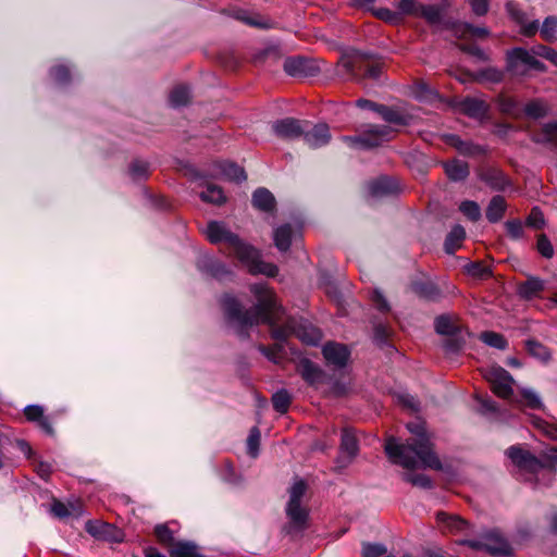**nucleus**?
<instances>
[{
	"label": "nucleus",
	"mask_w": 557,
	"mask_h": 557,
	"mask_svg": "<svg viewBox=\"0 0 557 557\" xmlns=\"http://www.w3.org/2000/svg\"><path fill=\"white\" fill-rule=\"evenodd\" d=\"M250 290L257 299V304L249 310H244L240 302L233 296L225 295L221 299L224 317L239 335H246L249 327L259 323L271 326L272 337L284 341L295 335L308 345H317L321 341V332L307 322H298L288 318L282 325L284 310L276 301V296L267 283L252 284Z\"/></svg>",
	"instance_id": "obj_1"
},
{
	"label": "nucleus",
	"mask_w": 557,
	"mask_h": 557,
	"mask_svg": "<svg viewBox=\"0 0 557 557\" xmlns=\"http://www.w3.org/2000/svg\"><path fill=\"white\" fill-rule=\"evenodd\" d=\"M411 438L406 443L395 437H389L385 443V451L388 459L407 471L403 473V480L413 486L431 488V479L423 473H413L417 468L442 469V463L434 453L433 444L426 432L425 423L416 420L407 424Z\"/></svg>",
	"instance_id": "obj_2"
},
{
	"label": "nucleus",
	"mask_w": 557,
	"mask_h": 557,
	"mask_svg": "<svg viewBox=\"0 0 557 557\" xmlns=\"http://www.w3.org/2000/svg\"><path fill=\"white\" fill-rule=\"evenodd\" d=\"M206 235L212 244H225L231 252L247 267L249 273L253 275L263 274L269 277H274L278 273L275 264L261 260L260 253L256 248L244 243L238 235L232 233L223 223L210 222L207 226Z\"/></svg>",
	"instance_id": "obj_3"
},
{
	"label": "nucleus",
	"mask_w": 557,
	"mask_h": 557,
	"mask_svg": "<svg viewBox=\"0 0 557 557\" xmlns=\"http://www.w3.org/2000/svg\"><path fill=\"white\" fill-rule=\"evenodd\" d=\"M341 65L351 75V78L360 82L364 78L376 79L382 72V63L360 51L346 52L341 59Z\"/></svg>",
	"instance_id": "obj_4"
},
{
	"label": "nucleus",
	"mask_w": 557,
	"mask_h": 557,
	"mask_svg": "<svg viewBox=\"0 0 557 557\" xmlns=\"http://www.w3.org/2000/svg\"><path fill=\"white\" fill-rule=\"evenodd\" d=\"M394 129L386 125H367L358 136H346L343 139L354 148L371 149L381 146L393 137Z\"/></svg>",
	"instance_id": "obj_5"
},
{
	"label": "nucleus",
	"mask_w": 557,
	"mask_h": 557,
	"mask_svg": "<svg viewBox=\"0 0 557 557\" xmlns=\"http://www.w3.org/2000/svg\"><path fill=\"white\" fill-rule=\"evenodd\" d=\"M307 490V485L302 480L296 481L289 490V500L286 507V513L290 521L292 528L304 530L307 525L308 510L301 506V498Z\"/></svg>",
	"instance_id": "obj_6"
},
{
	"label": "nucleus",
	"mask_w": 557,
	"mask_h": 557,
	"mask_svg": "<svg viewBox=\"0 0 557 557\" xmlns=\"http://www.w3.org/2000/svg\"><path fill=\"white\" fill-rule=\"evenodd\" d=\"M474 549L485 550L492 556H509L511 547L507 540L496 530L487 531L479 540L468 541Z\"/></svg>",
	"instance_id": "obj_7"
},
{
	"label": "nucleus",
	"mask_w": 557,
	"mask_h": 557,
	"mask_svg": "<svg viewBox=\"0 0 557 557\" xmlns=\"http://www.w3.org/2000/svg\"><path fill=\"white\" fill-rule=\"evenodd\" d=\"M484 377L498 397L508 399L511 396L513 379L504 368L492 366L485 370Z\"/></svg>",
	"instance_id": "obj_8"
},
{
	"label": "nucleus",
	"mask_w": 557,
	"mask_h": 557,
	"mask_svg": "<svg viewBox=\"0 0 557 557\" xmlns=\"http://www.w3.org/2000/svg\"><path fill=\"white\" fill-rule=\"evenodd\" d=\"M508 458L512 463L523 472L537 473L543 468V463L529 450L521 448L520 446H511L506 451Z\"/></svg>",
	"instance_id": "obj_9"
},
{
	"label": "nucleus",
	"mask_w": 557,
	"mask_h": 557,
	"mask_svg": "<svg viewBox=\"0 0 557 557\" xmlns=\"http://www.w3.org/2000/svg\"><path fill=\"white\" fill-rule=\"evenodd\" d=\"M308 122H302L294 117H285L273 122L272 129L274 134L283 139H295L302 136Z\"/></svg>",
	"instance_id": "obj_10"
},
{
	"label": "nucleus",
	"mask_w": 557,
	"mask_h": 557,
	"mask_svg": "<svg viewBox=\"0 0 557 557\" xmlns=\"http://www.w3.org/2000/svg\"><path fill=\"white\" fill-rule=\"evenodd\" d=\"M323 356L326 362L335 368H344L350 356L346 345L329 342L323 346Z\"/></svg>",
	"instance_id": "obj_11"
},
{
	"label": "nucleus",
	"mask_w": 557,
	"mask_h": 557,
	"mask_svg": "<svg viewBox=\"0 0 557 557\" xmlns=\"http://www.w3.org/2000/svg\"><path fill=\"white\" fill-rule=\"evenodd\" d=\"M359 451L358 442L355 434L349 430H344L341 441V455L337 462L341 467L348 466Z\"/></svg>",
	"instance_id": "obj_12"
},
{
	"label": "nucleus",
	"mask_w": 557,
	"mask_h": 557,
	"mask_svg": "<svg viewBox=\"0 0 557 557\" xmlns=\"http://www.w3.org/2000/svg\"><path fill=\"white\" fill-rule=\"evenodd\" d=\"M535 57L523 48H515L508 52V67L513 74H524L532 65Z\"/></svg>",
	"instance_id": "obj_13"
},
{
	"label": "nucleus",
	"mask_w": 557,
	"mask_h": 557,
	"mask_svg": "<svg viewBox=\"0 0 557 557\" xmlns=\"http://www.w3.org/2000/svg\"><path fill=\"white\" fill-rule=\"evenodd\" d=\"M24 414L30 422L37 423V425L48 435H53L54 430L50 419L45 416V410L41 406L29 405L25 407Z\"/></svg>",
	"instance_id": "obj_14"
},
{
	"label": "nucleus",
	"mask_w": 557,
	"mask_h": 557,
	"mask_svg": "<svg viewBox=\"0 0 557 557\" xmlns=\"http://www.w3.org/2000/svg\"><path fill=\"white\" fill-rule=\"evenodd\" d=\"M302 136L307 145L311 148L322 147L331 139L329 126L326 124H318L309 131L305 129Z\"/></svg>",
	"instance_id": "obj_15"
},
{
	"label": "nucleus",
	"mask_w": 557,
	"mask_h": 557,
	"mask_svg": "<svg viewBox=\"0 0 557 557\" xmlns=\"http://www.w3.org/2000/svg\"><path fill=\"white\" fill-rule=\"evenodd\" d=\"M284 71L292 76H309L314 73V66L305 58L294 57L284 61Z\"/></svg>",
	"instance_id": "obj_16"
},
{
	"label": "nucleus",
	"mask_w": 557,
	"mask_h": 557,
	"mask_svg": "<svg viewBox=\"0 0 557 557\" xmlns=\"http://www.w3.org/2000/svg\"><path fill=\"white\" fill-rule=\"evenodd\" d=\"M419 14L431 25H437L443 29L451 30V25L455 23L453 21L443 20V10L438 5H421L419 7Z\"/></svg>",
	"instance_id": "obj_17"
},
{
	"label": "nucleus",
	"mask_w": 557,
	"mask_h": 557,
	"mask_svg": "<svg viewBox=\"0 0 557 557\" xmlns=\"http://www.w3.org/2000/svg\"><path fill=\"white\" fill-rule=\"evenodd\" d=\"M480 178L490 187L496 190H504L509 185V181L506 175L500 170L495 168L482 170L480 173Z\"/></svg>",
	"instance_id": "obj_18"
},
{
	"label": "nucleus",
	"mask_w": 557,
	"mask_h": 557,
	"mask_svg": "<svg viewBox=\"0 0 557 557\" xmlns=\"http://www.w3.org/2000/svg\"><path fill=\"white\" fill-rule=\"evenodd\" d=\"M459 109L471 117L482 119L488 110V104L482 99L466 98L459 103Z\"/></svg>",
	"instance_id": "obj_19"
},
{
	"label": "nucleus",
	"mask_w": 557,
	"mask_h": 557,
	"mask_svg": "<svg viewBox=\"0 0 557 557\" xmlns=\"http://www.w3.org/2000/svg\"><path fill=\"white\" fill-rule=\"evenodd\" d=\"M545 288V283L539 277L530 276L527 281L519 283L518 294L523 299L539 297Z\"/></svg>",
	"instance_id": "obj_20"
},
{
	"label": "nucleus",
	"mask_w": 557,
	"mask_h": 557,
	"mask_svg": "<svg viewBox=\"0 0 557 557\" xmlns=\"http://www.w3.org/2000/svg\"><path fill=\"white\" fill-rule=\"evenodd\" d=\"M298 370L302 379L310 385H317L323 381V371L308 359L300 361Z\"/></svg>",
	"instance_id": "obj_21"
},
{
	"label": "nucleus",
	"mask_w": 557,
	"mask_h": 557,
	"mask_svg": "<svg viewBox=\"0 0 557 557\" xmlns=\"http://www.w3.org/2000/svg\"><path fill=\"white\" fill-rule=\"evenodd\" d=\"M377 113L387 123L401 126L408 125L411 119L410 115L401 112L400 110L384 104L377 108Z\"/></svg>",
	"instance_id": "obj_22"
},
{
	"label": "nucleus",
	"mask_w": 557,
	"mask_h": 557,
	"mask_svg": "<svg viewBox=\"0 0 557 557\" xmlns=\"http://www.w3.org/2000/svg\"><path fill=\"white\" fill-rule=\"evenodd\" d=\"M451 32L457 38H466L467 36L484 38L490 32L485 27H475L468 23L456 22L451 25Z\"/></svg>",
	"instance_id": "obj_23"
},
{
	"label": "nucleus",
	"mask_w": 557,
	"mask_h": 557,
	"mask_svg": "<svg viewBox=\"0 0 557 557\" xmlns=\"http://www.w3.org/2000/svg\"><path fill=\"white\" fill-rule=\"evenodd\" d=\"M445 173L451 181H463L468 177L470 171L467 162L454 159L444 163Z\"/></svg>",
	"instance_id": "obj_24"
},
{
	"label": "nucleus",
	"mask_w": 557,
	"mask_h": 557,
	"mask_svg": "<svg viewBox=\"0 0 557 557\" xmlns=\"http://www.w3.org/2000/svg\"><path fill=\"white\" fill-rule=\"evenodd\" d=\"M252 205L261 211L270 212L275 207V198L268 189L258 188L252 194Z\"/></svg>",
	"instance_id": "obj_25"
},
{
	"label": "nucleus",
	"mask_w": 557,
	"mask_h": 557,
	"mask_svg": "<svg viewBox=\"0 0 557 557\" xmlns=\"http://www.w3.org/2000/svg\"><path fill=\"white\" fill-rule=\"evenodd\" d=\"M447 143L465 156L474 157L484 153V149L481 146L470 141H463L456 135L448 136Z\"/></svg>",
	"instance_id": "obj_26"
},
{
	"label": "nucleus",
	"mask_w": 557,
	"mask_h": 557,
	"mask_svg": "<svg viewBox=\"0 0 557 557\" xmlns=\"http://www.w3.org/2000/svg\"><path fill=\"white\" fill-rule=\"evenodd\" d=\"M437 521L443 523L450 532L465 533L469 529V524L466 520L458 516H450L445 512L437 513Z\"/></svg>",
	"instance_id": "obj_27"
},
{
	"label": "nucleus",
	"mask_w": 557,
	"mask_h": 557,
	"mask_svg": "<svg viewBox=\"0 0 557 557\" xmlns=\"http://www.w3.org/2000/svg\"><path fill=\"white\" fill-rule=\"evenodd\" d=\"M218 166L220 175L227 181L239 183L246 180L244 169L233 162H221Z\"/></svg>",
	"instance_id": "obj_28"
},
{
	"label": "nucleus",
	"mask_w": 557,
	"mask_h": 557,
	"mask_svg": "<svg viewBox=\"0 0 557 557\" xmlns=\"http://www.w3.org/2000/svg\"><path fill=\"white\" fill-rule=\"evenodd\" d=\"M293 228L289 224H284L274 230L273 240L280 251H287L290 247Z\"/></svg>",
	"instance_id": "obj_29"
},
{
	"label": "nucleus",
	"mask_w": 557,
	"mask_h": 557,
	"mask_svg": "<svg viewBox=\"0 0 557 557\" xmlns=\"http://www.w3.org/2000/svg\"><path fill=\"white\" fill-rule=\"evenodd\" d=\"M506 208H507V205H506V201H505L504 197H502V196H494L491 199V201H490V203H488V206L486 208V212H485L486 219L491 223L498 222L504 216Z\"/></svg>",
	"instance_id": "obj_30"
},
{
	"label": "nucleus",
	"mask_w": 557,
	"mask_h": 557,
	"mask_svg": "<svg viewBox=\"0 0 557 557\" xmlns=\"http://www.w3.org/2000/svg\"><path fill=\"white\" fill-rule=\"evenodd\" d=\"M549 112V106L542 99H534L522 108V113L533 120L544 117Z\"/></svg>",
	"instance_id": "obj_31"
},
{
	"label": "nucleus",
	"mask_w": 557,
	"mask_h": 557,
	"mask_svg": "<svg viewBox=\"0 0 557 557\" xmlns=\"http://www.w3.org/2000/svg\"><path fill=\"white\" fill-rule=\"evenodd\" d=\"M466 237V231L461 225H455L445 239V251L454 253Z\"/></svg>",
	"instance_id": "obj_32"
},
{
	"label": "nucleus",
	"mask_w": 557,
	"mask_h": 557,
	"mask_svg": "<svg viewBox=\"0 0 557 557\" xmlns=\"http://www.w3.org/2000/svg\"><path fill=\"white\" fill-rule=\"evenodd\" d=\"M171 557H205L201 555L197 546L190 542H176L169 549Z\"/></svg>",
	"instance_id": "obj_33"
},
{
	"label": "nucleus",
	"mask_w": 557,
	"mask_h": 557,
	"mask_svg": "<svg viewBox=\"0 0 557 557\" xmlns=\"http://www.w3.org/2000/svg\"><path fill=\"white\" fill-rule=\"evenodd\" d=\"M200 198L202 201L213 205H222L226 200L223 189L214 184H208L207 188L200 193Z\"/></svg>",
	"instance_id": "obj_34"
},
{
	"label": "nucleus",
	"mask_w": 557,
	"mask_h": 557,
	"mask_svg": "<svg viewBox=\"0 0 557 557\" xmlns=\"http://www.w3.org/2000/svg\"><path fill=\"white\" fill-rule=\"evenodd\" d=\"M534 140L537 143L552 144L557 146V123L552 122L545 124L541 132L535 135Z\"/></svg>",
	"instance_id": "obj_35"
},
{
	"label": "nucleus",
	"mask_w": 557,
	"mask_h": 557,
	"mask_svg": "<svg viewBox=\"0 0 557 557\" xmlns=\"http://www.w3.org/2000/svg\"><path fill=\"white\" fill-rule=\"evenodd\" d=\"M172 107H183L190 101V91L188 87L178 85L173 88L169 97Z\"/></svg>",
	"instance_id": "obj_36"
},
{
	"label": "nucleus",
	"mask_w": 557,
	"mask_h": 557,
	"mask_svg": "<svg viewBox=\"0 0 557 557\" xmlns=\"http://www.w3.org/2000/svg\"><path fill=\"white\" fill-rule=\"evenodd\" d=\"M369 189L372 196H383L388 195L394 191V184L387 177H382L376 181H373L369 185Z\"/></svg>",
	"instance_id": "obj_37"
},
{
	"label": "nucleus",
	"mask_w": 557,
	"mask_h": 557,
	"mask_svg": "<svg viewBox=\"0 0 557 557\" xmlns=\"http://www.w3.org/2000/svg\"><path fill=\"white\" fill-rule=\"evenodd\" d=\"M86 531L97 539H107L112 525L101 521L88 520L85 525Z\"/></svg>",
	"instance_id": "obj_38"
},
{
	"label": "nucleus",
	"mask_w": 557,
	"mask_h": 557,
	"mask_svg": "<svg viewBox=\"0 0 557 557\" xmlns=\"http://www.w3.org/2000/svg\"><path fill=\"white\" fill-rule=\"evenodd\" d=\"M435 330L438 334L450 335L457 331V325L449 315H440L435 320Z\"/></svg>",
	"instance_id": "obj_39"
},
{
	"label": "nucleus",
	"mask_w": 557,
	"mask_h": 557,
	"mask_svg": "<svg viewBox=\"0 0 557 557\" xmlns=\"http://www.w3.org/2000/svg\"><path fill=\"white\" fill-rule=\"evenodd\" d=\"M541 35L547 41H554L557 39V18L555 16H548L545 18L541 27Z\"/></svg>",
	"instance_id": "obj_40"
},
{
	"label": "nucleus",
	"mask_w": 557,
	"mask_h": 557,
	"mask_svg": "<svg viewBox=\"0 0 557 557\" xmlns=\"http://www.w3.org/2000/svg\"><path fill=\"white\" fill-rule=\"evenodd\" d=\"M480 338L486 345L497 349H505L507 347V341L505 337L495 332H483L481 333Z\"/></svg>",
	"instance_id": "obj_41"
},
{
	"label": "nucleus",
	"mask_w": 557,
	"mask_h": 557,
	"mask_svg": "<svg viewBox=\"0 0 557 557\" xmlns=\"http://www.w3.org/2000/svg\"><path fill=\"white\" fill-rule=\"evenodd\" d=\"M272 404L277 412L285 413L290 405V396L284 389L278 391L272 396Z\"/></svg>",
	"instance_id": "obj_42"
},
{
	"label": "nucleus",
	"mask_w": 557,
	"mask_h": 557,
	"mask_svg": "<svg viewBox=\"0 0 557 557\" xmlns=\"http://www.w3.org/2000/svg\"><path fill=\"white\" fill-rule=\"evenodd\" d=\"M154 534L162 545L169 547V549L174 545L176 542L174 541L173 532L169 529L166 524H158L154 528Z\"/></svg>",
	"instance_id": "obj_43"
},
{
	"label": "nucleus",
	"mask_w": 557,
	"mask_h": 557,
	"mask_svg": "<svg viewBox=\"0 0 557 557\" xmlns=\"http://www.w3.org/2000/svg\"><path fill=\"white\" fill-rule=\"evenodd\" d=\"M459 210L471 221L475 222L481 218V209L475 201H462L459 206Z\"/></svg>",
	"instance_id": "obj_44"
},
{
	"label": "nucleus",
	"mask_w": 557,
	"mask_h": 557,
	"mask_svg": "<svg viewBox=\"0 0 557 557\" xmlns=\"http://www.w3.org/2000/svg\"><path fill=\"white\" fill-rule=\"evenodd\" d=\"M466 271L469 275L475 278H485L491 275V270L487 265L482 262H472L466 267Z\"/></svg>",
	"instance_id": "obj_45"
},
{
	"label": "nucleus",
	"mask_w": 557,
	"mask_h": 557,
	"mask_svg": "<svg viewBox=\"0 0 557 557\" xmlns=\"http://www.w3.org/2000/svg\"><path fill=\"white\" fill-rule=\"evenodd\" d=\"M260 431L257 426H253L250 430L249 436L247 438V450L251 457H257L260 444Z\"/></svg>",
	"instance_id": "obj_46"
},
{
	"label": "nucleus",
	"mask_w": 557,
	"mask_h": 557,
	"mask_svg": "<svg viewBox=\"0 0 557 557\" xmlns=\"http://www.w3.org/2000/svg\"><path fill=\"white\" fill-rule=\"evenodd\" d=\"M129 173L134 180L146 178L149 175V165L145 161L136 160L132 162Z\"/></svg>",
	"instance_id": "obj_47"
},
{
	"label": "nucleus",
	"mask_w": 557,
	"mask_h": 557,
	"mask_svg": "<svg viewBox=\"0 0 557 557\" xmlns=\"http://www.w3.org/2000/svg\"><path fill=\"white\" fill-rule=\"evenodd\" d=\"M387 548L383 544L364 543L362 545L363 557H382L386 554Z\"/></svg>",
	"instance_id": "obj_48"
},
{
	"label": "nucleus",
	"mask_w": 557,
	"mask_h": 557,
	"mask_svg": "<svg viewBox=\"0 0 557 557\" xmlns=\"http://www.w3.org/2000/svg\"><path fill=\"white\" fill-rule=\"evenodd\" d=\"M500 110L504 113L510 114L515 117H520L522 114V108L512 98H504L500 101Z\"/></svg>",
	"instance_id": "obj_49"
},
{
	"label": "nucleus",
	"mask_w": 557,
	"mask_h": 557,
	"mask_svg": "<svg viewBox=\"0 0 557 557\" xmlns=\"http://www.w3.org/2000/svg\"><path fill=\"white\" fill-rule=\"evenodd\" d=\"M50 75L58 84H66L71 78L70 70L65 65H57L52 67Z\"/></svg>",
	"instance_id": "obj_50"
},
{
	"label": "nucleus",
	"mask_w": 557,
	"mask_h": 557,
	"mask_svg": "<svg viewBox=\"0 0 557 557\" xmlns=\"http://www.w3.org/2000/svg\"><path fill=\"white\" fill-rule=\"evenodd\" d=\"M536 247L544 258L549 259L554 256L553 245L545 234L539 235Z\"/></svg>",
	"instance_id": "obj_51"
},
{
	"label": "nucleus",
	"mask_w": 557,
	"mask_h": 557,
	"mask_svg": "<svg viewBox=\"0 0 557 557\" xmlns=\"http://www.w3.org/2000/svg\"><path fill=\"white\" fill-rule=\"evenodd\" d=\"M527 349L528 351L542 359V360H545L549 357V354L546 349V347H544L542 344H540L539 342H535V341H528L527 342Z\"/></svg>",
	"instance_id": "obj_52"
},
{
	"label": "nucleus",
	"mask_w": 557,
	"mask_h": 557,
	"mask_svg": "<svg viewBox=\"0 0 557 557\" xmlns=\"http://www.w3.org/2000/svg\"><path fill=\"white\" fill-rule=\"evenodd\" d=\"M527 224L536 230H541L544 224V215L539 208H533L527 219Z\"/></svg>",
	"instance_id": "obj_53"
},
{
	"label": "nucleus",
	"mask_w": 557,
	"mask_h": 557,
	"mask_svg": "<svg viewBox=\"0 0 557 557\" xmlns=\"http://www.w3.org/2000/svg\"><path fill=\"white\" fill-rule=\"evenodd\" d=\"M373 14L377 18H380L382 21H385V22H388V23H392V24H396L400 20L398 13L393 12L389 9H386V8L374 9L373 10Z\"/></svg>",
	"instance_id": "obj_54"
},
{
	"label": "nucleus",
	"mask_w": 557,
	"mask_h": 557,
	"mask_svg": "<svg viewBox=\"0 0 557 557\" xmlns=\"http://www.w3.org/2000/svg\"><path fill=\"white\" fill-rule=\"evenodd\" d=\"M260 351L271 361L277 363L282 358V345L275 344L271 347L260 346Z\"/></svg>",
	"instance_id": "obj_55"
},
{
	"label": "nucleus",
	"mask_w": 557,
	"mask_h": 557,
	"mask_svg": "<svg viewBox=\"0 0 557 557\" xmlns=\"http://www.w3.org/2000/svg\"><path fill=\"white\" fill-rule=\"evenodd\" d=\"M32 462L34 470L41 479L48 480L50 478L52 473V467L50 463L39 460L37 457Z\"/></svg>",
	"instance_id": "obj_56"
},
{
	"label": "nucleus",
	"mask_w": 557,
	"mask_h": 557,
	"mask_svg": "<svg viewBox=\"0 0 557 557\" xmlns=\"http://www.w3.org/2000/svg\"><path fill=\"white\" fill-rule=\"evenodd\" d=\"M506 230L508 235L513 239H520L523 236V225L519 220L507 221Z\"/></svg>",
	"instance_id": "obj_57"
},
{
	"label": "nucleus",
	"mask_w": 557,
	"mask_h": 557,
	"mask_svg": "<svg viewBox=\"0 0 557 557\" xmlns=\"http://www.w3.org/2000/svg\"><path fill=\"white\" fill-rule=\"evenodd\" d=\"M534 425L543 431L544 434H546L552 440L557 441V426L554 424H550L542 419H535Z\"/></svg>",
	"instance_id": "obj_58"
},
{
	"label": "nucleus",
	"mask_w": 557,
	"mask_h": 557,
	"mask_svg": "<svg viewBox=\"0 0 557 557\" xmlns=\"http://www.w3.org/2000/svg\"><path fill=\"white\" fill-rule=\"evenodd\" d=\"M397 400L399 404H401L404 407L412 410L418 411L419 410V403L417 399L409 395V394H399L397 395Z\"/></svg>",
	"instance_id": "obj_59"
},
{
	"label": "nucleus",
	"mask_w": 557,
	"mask_h": 557,
	"mask_svg": "<svg viewBox=\"0 0 557 557\" xmlns=\"http://www.w3.org/2000/svg\"><path fill=\"white\" fill-rule=\"evenodd\" d=\"M51 512L53 513V516L60 519L66 518L71 515L69 507L59 500H53L51 505Z\"/></svg>",
	"instance_id": "obj_60"
},
{
	"label": "nucleus",
	"mask_w": 557,
	"mask_h": 557,
	"mask_svg": "<svg viewBox=\"0 0 557 557\" xmlns=\"http://www.w3.org/2000/svg\"><path fill=\"white\" fill-rule=\"evenodd\" d=\"M371 299L377 310L382 312H387L389 310L387 300L379 290L373 292Z\"/></svg>",
	"instance_id": "obj_61"
},
{
	"label": "nucleus",
	"mask_w": 557,
	"mask_h": 557,
	"mask_svg": "<svg viewBox=\"0 0 557 557\" xmlns=\"http://www.w3.org/2000/svg\"><path fill=\"white\" fill-rule=\"evenodd\" d=\"M471 9L478 16L485 15L488 11V0H471Z\"/></svg>",
	"instance_id": "obj_62"
},
{
	"label": "nucleus",
	"mask_w": 557,
	"mask_h": 557,
	"mask_svg": "<svg viewBox=\"0 0 557 557\" xmlns=\"http://www.w3.org/2000/svg\"><path fill=\"white\" fill-rule=\"evenodd\" d=\"M398 9L403 14H419L414 0H401Z\"/></svg>",
	"instance_id": "obj_63"
},
{
	"label": "nucleus",
	"mask_w": 557,
	"mask_h": 557,
	"mask_svg": "<svg viewBox=\"0 0 557 557\" xmlns=\"http://www.w3.org/2000/svg\"><path fill=\"white\" fill-rule=\"evenodd\" d=\"M522 397L524 403L531 408H539L541 406L539 396L531 391H524Z\"/></svg>",
	"instance_id": "obj_64"
}]
</instances>
